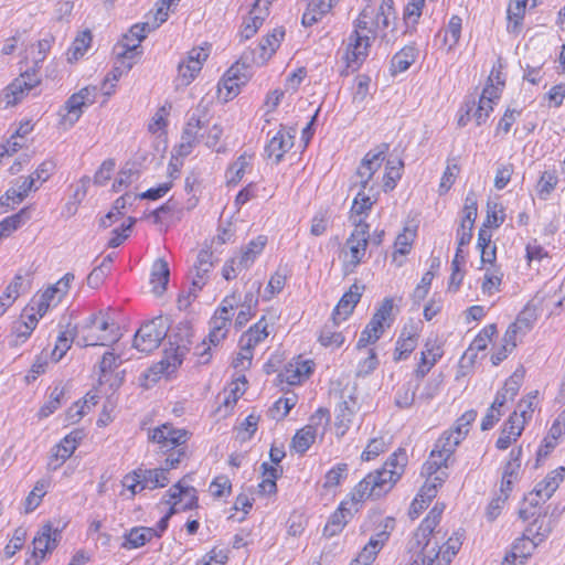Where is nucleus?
<instances>
[{
    "label": "nucleus",
    "instance_id": "052dcab7",
    "mask_svg": "<svg viewBox=\"0 0 565 565\" xmlns=\"http://www.w3.org/2000/svg\"><path fill=\"white\" fill-rule=\"evenodd\" d=\"M170 278L169 264L164 258H157L151 267L150 273V286L151 291L160 296L162 295L168 286Z\"/></svg>",
    "mask_w": 565,
    "mask_h": 565
},
{
    "label": "nucleus",
    "instance_id": "1a4fd4ad",
    "mask_svg": "<svg viewBox=\"0 0 565 565\" xmlns=\"http://www.w3.org/2000/svg\"><path fill=\"white\" fill-rule=\"evenodd\" d=\"M161 505L166 507L167 511L160 520H166L169 526V521L174 514L196 510L200 507L198 490L179 480L161 497L158 507Z\"/></svg>",
    "mask_w": 565,
    "mask_h": 565
},
{
    "label": "nucleus",
    "instance_id": "0eeeda50",
    "mask_svg": "<svg viewBox=\"0 0 565 565\" xmlns=\"http://www.w3.org/2000/svg\"><path fill=\"white\" fill-rule=\"evenodd\" d=\"M369 499L366 493L355 483L347 497L341 500L337 509L330 514L323 526L322 535L327 539H331L342 533L347 524L361 511L364 502Z\"/></svg>",
    "mask_w": 565,
    "mask_h": 565
},
{
    "label": "nucleus",
    "instance_id": "864d4df0",
    "mask_svg": "<svg viewBox=\"0 0 565 565\" xmlns=\"http://www.w3.org/2000/svg\"><path fill=\"white\" fill-rule=\"evenodd\" d=\"M397 313L398 307L395 302V298L388 296L383 298L376 305L371 318L381 324V327H383L385 330H390L396 320Z\"/></svg>",
    "mask_w": 565,
    "mask_h": 565
},
{
    "label": "nucleus",
    "instance_id": "a19ab883",
    "mask_svg": "<svg viewBox=\"0 0 565 565\" xmlns=\"http://www.w3.org/2000/svg\"><path fill=\"white\" fill-rule=\"evenodd\" d=\"M519 515L524 521H529L533 518V521L529 524L523 534L524 536L533 539L536 545L547 537L551 532V525L545 513L539 512L536 514L535 511L529 512L527 509L522 508L519 511Z\"/></svg>",
    "mask_w": 565,
    "mask_h": 565
},
{
    "label": "nucleus",
    "instance_id": "f704fd0d",
    "mask_svg": "<svg viewBox=\"0 0 565 565\" xmlns=\"http://www.w3.org/2000/svg\"><path fill=\"white\" fill-rule=\"evenodd\" d=\"M40 84L35 70H24L19 77L12 81L6 89L7 105L14 106L20 103L31 89Z\"/></svg>",
    "mask_w": 565,
    "mask_h": 565
},
{
    "label": "nucleus",
    "instance_id": "5fc2aeb1",
    "mask_svg": "<svg viewBox=\"0 0 565 565\" xmlns=\"http://www.w3.org/2000/svg\"><path fill=\"white\" fill-rule=\"evenodd\" d=\"M172 102L166 100L154 111L147 125V130L150 135L156 137H166L168 134L169 118L172 111Z\"/></svg>",
    "mask_w": 565,
    "mask_h": 565
},
{
    "label": "nucleus",
    "instance_id": "7ed1b4c3",
    "mask_svg": "<svg viewBox=\"0 0 565 565\" xmlns=\"http://www.w3.org/2000/svg\"><path fill=\"white\" fill-rule=\"evenodd\" d=\"M396 525L395 516L386 515L381 508L371 509L361 525L362 533H370V537L354 559L356 565H372L388 543Z\"/></svg>",
    "mask_w": 565,
    "mask_h": 565
},
{
    "label": "nucleus",
    "instance_id": "6ab92c4d",
    "mask_svg": "<svg viewBox=\"0 0 565 565\" xmlns=\"http://www.w3.org/2000/svg\"><path fill=\"white\" fill-rule=\"evenodd\" d=\"M122 360L114 351L103 354L97 370V383L105 387V393L115 392L124 382L125 372L119 370Z\"/></svg>",
    "mask_w": 565,
    "mask_h": 565
},
{
    "label": "nucleus",
    "instance_id": "2eb2a0df",
    "mask_svg": "<svg viewBox=\"0 0 565 565\" xmlns=\"http://www.w3.org/2000/svg\"><path fill=\"white\" fill-rule=\"evenodd\" d=\"M445 355V341L438 337H428L424 340L419 351L415 355L412 376L416 381H423Z\"/></svg>",
    "mask_w": 565,
    "mask_h": 565
},
{
    "label": "nucleus",
    "instance_id": "f3484780",
    "mask_svg": "<svg viewBox=\"0 0 565 565\" xmlns=\"http://www.w3.org/2000/svg\"><path fill=\"white\" fill-rule=\"evenodd\" d=\"M250 66L244 58L233 63L222 75L217 84V98L227 103L234 99L247 83L246 68Z\"/></svg>",
    "mask_w": 565,
    "mask_h": 565
},
{
    "label": "nucleus",
    "instance_id": "a18cd8bd",
    "mask_svg": "<svg viewBox=\"0 0 565 565\" xmlns=\"http://www.w3.org/2000/svg\"><path fill=\"white\" fill-rule=\"evenodd\" d=\"M417 235L416 227L405 226L396 236L393 244L392 262L396 266H402L407 255L412 252Z\"/></svg>",
    "mask_w": 565,
    "mask_h": 565
},
{
    "label": "nucleus",
    "instance_id": "9b49d317",
    "mask_svg": "<svg viewBox=\"0 0 565 565\" xmlns=\"http://www.w3.org/2000/svg\"><path fill=\"white\" fill-rule=\"evenodd\" d=\"M115 338V323L104 311L92 315L79 330V341L84 347L107 345Z\"/></svg>",
    "mask_w": 565,
    "mask_h": 565
},
{
    "label": "nucleus",
    "instance_id": "f03ea898",
    "mask_svg": "<svg viewBox=\"0 0 565 565\" xmlns=\"http://www.w3.org/2000/svg\"><path fill=\"white\" fill-rule=\"evenodd\" d=\"M404 172V162L390 154V145L382 142L370 149L362 158L356 175L363 188L373 190L375 184L386 193L393 191Z\"/></svg>",
    "mask_w": 565,
    "mask_h": 565
},
{
    "label": "nucleus",
    "instance_id": "3c124183",
    "mask_svg": "<svg viewBox=\"0 0 565 565\" xmlns=\"http://www.w3.org/2000/svg\"><path fill=\"white\" fill-rule=\"evenodd\" d=\"M483 270V277L480 284L482 295L492 297L501 291L503 284L504 273L500 264H492L484 267H479Z\"/></svg>",
    "mask_w": 565,
    "mask_h": 565
},
{
    "label": "nucleus",
    "instance_id": "2f4dec72",
    "mask_svg": "<svg viewBox=\"0 0 565 565\" xmlns=\"http://www.w3.org/2000/svg\"><path fill=\"white\" fill-rule=\"evenodd\" d=\"M463 20L459 14H452L435 34L438 50L445 54L454 52L460 42Z\"/></svg>",
    "mask_w": 565,
    "mask_h": 565
},
{
    "label": "nucleus",
    "instance_id": "c756f323",
    "mask_svg": "<svg viewBox=\"0 0 565 565\" xmlns=\"http://www.w3.org/2000/svg\"><path fill=\"white\" fill-rule=\"evenodd\" d=\"M205 122L200 117L192 115L185 122L179 143L174 151L178 157L185 158L190 156L194 148L203 141Z\"/></svg>",
    "mask_w": 565,
    "mask_h": 565
},
{
    "label": "nucleus",
    "instance_id": "bf43d9fd",
    "mask_svg": "<svg viewBox=\"0 0 565 565\" xmlns=\"http://www.w3.org/2000/svg\"><path fill=\"white\" fill-rule=\"evenodd\" d=\"M526 13L523 0H511L507 8V31L515 36L520 35Z\"/></svg>",
    "mask_w": 565,
    "mask_h": 565
},
{
    "label": "nucleus",
    "instance_id": "603ef678",
    "mask_svg": "<svg viewBox=\"0 0 565 565\" xmlns=\"http://www.w3.org/2000/svg\"><path fill=\"white\" fill-rule=\"evenodd\" d=\"M354 351L358 354L355 364L356 377H365L372 374L379 366V356L374 345L358 348L355 343Z\"/></svg>",
    "mask_w": 565,
    "mask_h": 565
},
{
    "label": "nucleus",
    "instance_id": "aec40b11",
    "mask_svg": "<svg viewBox=\"0 0 565 565\" xmlns=\"http://www.w3.org/2000/svg\"><path fill=\"white\" fill-rule=\"evenodd\" d=\"M167 331V324L161 317L147 321L137 330L134 347L142 353H150L159 348Z\"/></svg>",
    "mask_w": 565,
    "mask_h": 565
},
{
    "label": "nucleus",
    "instance_id": "de8ad7c7",
    "mask_svg": "<svg viewBox=\"0 0 565 565\" xmlns=\"http://www.w3.org/2000/svg\"><path fill=\"white\" fill-rule=\"evenodd\" d=\"M52 47V40L42 39L36 41L35 43L30 44L24 52V57L21 61L24 64L25 70L34 68L38 73L41 64L46 58L49 52Z\"/></svg>",
    "mask_w": 565,
    "mask_h": 565
},
{
    "label": "nucleus",
    "instance_id": "c9c22d12",
    "mask_svg": "<svg viewBox=\"0 0 565 565\" xmlns=\"http://www.w3.org/2000/svg\"><path fill=\"white\" fill-rule=\"evenodd\" d=\"M181 364L182 356L178 348L166 350L161 360L150 366L145 373V380L147 382H157L162 377H169Z\"/></svg>",
    "mask_w": 565,
    "mask_h": 565
},
{
    "label": "nucleus",
    "instance_id": "dca6fc26",
    "mask_svg": "<svg viewBox=\"0 0 565 565\" xmlns=\"http://www.w3.org/2000/svg\"><path fill=\"white\" fill-rule=\"evenodd\" d=\"M286 36V29L278 25L267 31L258 41L256 47L250 51V56L244 54V58L252 66H264L277 53Z\"/></svg>",
    "mask_w": 565,
    "mask_h": 565
},
{
    "label": "nucleus",
    "instance_id": "423d86ee",
    "mask_svg": "<svg viewBox=\"0 0 565 565\" xmlns=\"http://www.w3.org/2000/svg\"><path fill=\"white\" fill-rule=\"evenodd\" d=\"M396 19L394 0H381L379 4L367 1L354 20L355 30L364 32L375 39L385 34L390 23Z\"/></svg>",
    "mask_w": 565,
    "mask_h": 565
},
{
    "label": "nucleus",
    "instance_id": "5701e85b",
    "mask_svg": "<svg viewBox=\"0 0 565 565\" xmlns=\"http://www.w3.org/2000/svg\"><path fill=\"white\" fill-rule=\"evenodd\" d=\"M74 279V274L66 273L55 284L45 288L36 300L31 301L40 316H45L50 308L56 307L66 297Z\"/></svg>",
    "mask_w": 565,
    "mask_h": 565
},
{
    "label": "nucleus",
    "instance_id": "f257e3e1",
    "mask_svg": "<svg viewBox=\"0 0 565 565\" xmlns=\"http://www.w3.org/2000/svg\"><path fill=\"white\" fill-rule=\"evenodd\" d=\"M445 510V502H436L415 529L412 548L417 555L409 565H450L461 550L465 541L462 529L455 530L440 545L435 541Z\"/></svg>",
    "mask_w": 565,
    "mask_h": 565
},
{
    "label": "nucleus",
    "instance_id": "4be33fe9",
    "mask_svg": "<svg viewBox=\"0 0 565 565\" xmlns=\"http://www.w3.org/2000/svg\"><path fill=\"white\" fill-rule=\"evenodd\" d=\"M44 316H40L38 309L29 302L22 310L20 318L13 322L10 334L9 344L12 348L24 344L36 329L39 321Z\"/></svg>",
    "mask_w": 565,
    "mask_h": 565
},
{
    "label": "nucleus",
    "instance_id": "49530a36",
    "mask_svg": "<svg viewBox=\"0 0 565 565\" xmlns=\"http://www.w3.org/2000/svg\"><path fill=\"white\" fill-rule=\"evenodd\" d=\"M340 324L331 321V323L327 322L320 327L317 333V342L320 347L330 351H337L344 345L347 338L343 331L339 329Z\"/></svg>",
    "mask_w": 565,
    "mask_h": 565
},
{
    "label": "nucleus",
    "instance_id": "39448f33",
    "mask_svg": "<svg viewBox=\"0 0 565 565\" xmlns=\"http://www.w3.org/2000/svg\"><path fill=\"white\" fill-rule=\"evenodd\" d=\"M191 434L184 428H178L171 423H163L148 431V439L154 444L158 451L166 456L169 467H179L186 456L188 441Z\"/></svg>",
    "mask_w": 565,
    "mask_h": 565
},
{
    "label": "nucleus",
    "instance_id": "6e6552de",
    "mask_svg": "<svg viewBox=\"0 0 565 565\" xmlns=\"http://www.w3.org/2000/svg\"><path fill=\"white\" fill-rule=\"evenodd\" d=\"M371 225L353 226L340 250L339 259L343 275L354 274L367 258Z\"/></svg>",
    "mask_w": 565,
    "mask_h": 565
},
{
    "label": "nucleus",
    "instance_id": "13d9d810",
    "mask_svg": "<svg viewBox=\"0 0 565 565\" xmlns=\"http://www.w3.org/2000/svg\"><path fill=\"white\" fill-rule=\"evenodd\" d=\"M521 388V379L516 375L509 376L497 391L492 405L503 412L509 403H512Z\"/></svg>",
    "mask_w": 565,
    "mask_h": 565
},
{
    "label": "nucleus",
    "instance_id": "6e6d98bb",
    "mask_svg": "<svg viewBox=\"0 0 565 565\" xmlns=\"http://www.w3.org/2000/svg\"><path fill=\"white\" fill-rule=\"evenodd\" d=\"M98 387L86 393L82 401L75 402L67 411H66V420L68 424L78 423L85 414H87L96 404L98 403L100 396L98 394Z\"/></svg>",
    "mask_w": 565,
    "mask_h": 565
},
{
    "label": "nucleus",
    "instance_id": "4d7b16f0",
    "mask_svg": "<svg viewBox=\"0 0 565 565\" xmlns=\"http://www.w3.org/2000/svg\"><path fill=\"white\" fill-rule=\"evenodd\" d=\"M500 98L501 95L492 92L490 88H482L477 108L472 115L477 126L486 124Z\"/></svg>",
    "mask_w": 565,
    "mask_h": 565
},
{
    "label": "nucleus",
    "instance_id": "0e129e2a",
    "mask_svg": "<svg viewBox=\"0 0 565 565\" xmlns=\"http://www.w3.org/2000/svg\"><path fill=\"white\" fill-rule=\"evenodd\" d=\"M93 43L92 31L86 29L76 34L66 52V60L76 63L85 56Z\"/></svg>",
    "mask_w": 565,
    "mask_h": 565
},
{
    "label": "nucleus",
    "instance_id": "a211bd4d",
    "mask_svg": "<svg viewBox=\"0 0 565 565\" xmlns=\"http://www.w3.org/2000/svg\"><path fill=\"white\" fill-rule=\"evenodd\" d=\"M171 8L158 1L156 10L149 13L148 20L142 23L134 24L125 34V46L128 49H138L147 34L160 26L169 17Z\"/></svg>",
    "mask_w": 565,
    "mask_h": 565
},
{
    "label": "nucleus",
    "instance_id": "09e8293b",
    "mask_svg": "<svg viewBox=\"0 0 565 565\" xmlns=\"http://www.w3.org/2000/svg\"><path fill=\"white\" fill-rule=\"evenodd\" d=\"M540 392L537 390L526 393L518 403L516 408L509 414L515 416L519 423L526 427L532 420L534 413L540 411Z\"/></svg>",
    "mask_w": 565,
    "mask_h": 565
},
{
    "label": "nucleus",
    "instance_id": "79ce46f5",
    "mask_svg": "<svg viewBox=\"0 0 565 565\" xmlns=\"http://www.w3.org/2000/svg\"><path fill=\"white\" fill-rule=\"evenodd\" d=\"M255 160V152L245 150L234 162L228 164L225 171V184L228 188L236 186L244 177L252 172Z\"/></svg>",
    "mask_w": 565,
    "mask_h": 565
},
{
    "label": "nucleus",
    "instance_id": "412c9836",
    "mask_svg": "<svg viewBox=\"0 0 565 565\" xmlns=\"http://www.w3.org/2000/svg\"><path fill=\"white\" fill-rule=\"evenodd\" d=\"M426 480L412 500L408 508L411 520L417 519L437 497L439 489L448 479V472H441L437 476H425Z\"/></svg>",
    "mask_w": 565,
    "mask_h": 565
},
{
    "label": "nucleus",
    "instance_id": "c85d7f7f",
    "mask_svg": "<svg viewBox=\"0 0 565 565\" xmlns=\"http://www.w3.org/2000/svg\"><path fill=\"white\" fill-rule=\"evenodd\" d=\"M296 134V127L280 126L265 147L267 159L275 164L281 162L286 153L294 147Z\"/></svg>",
    "mask_w": 565,
    "mask_h": 565
},
{
    "label": "nucleus",
    "instance_id": "bb28decb",
    "mask_svg": "<svg viewBox=\"0 0 565 565\" xmlns=\"http://www.w3.org/2000/svg\"><path fill=\"white\" fill-rule=\"evenodd\" d=\"M365 286L355 280L350 285L348 290L343 292L335 306L333 307L330 320L335 323L347 321L353 313L361 301Z\"/></svg>",
    "mask_w": 565,
    "mask_h": 565
},
{
    "label": "nucleus",
    "instance_id": "7c9ffc66",
    "mask_svg": "<svg viewBox=\"0 0 565 565\" xmlns=\"http://www.w3.org/2000/svg\"><path fill=\"white\" fill-rule=\"evenodd\" d=\"M523 447H513L502 463L500 492L510 495L514 484L518 482L522 468Z\"/></svg>",
    "mask_w": 565,
    "mask_h": 565
},
{
    "label": "nucleus",
    "instance_id": "e2e57ef3",
    "mask_svg": "<svg viewBox=\"0 0 565 565\" xmlns=\"http://www.w3.org/2000/svg\"><path fill=\"white\" fill-rule=\"evenodd\" d=\"M178 467H169L164 459L163 467L142 468L146 488L149 490L162 489L170 483V471Z\"/></svg>",
    "mask_w": 565,
    "mask_h": 565
},
{
    "label": "nucleus",
    "instance_id": "473e14b6",
    "mask_svg": "<svg viewBox=\"0 0 565 565\" xmlns=\"http://www.w3.org/2000/svg\"><path fill=\"white\" fill-rule=\"evenodd\" d=\"M366 189L367 188H363L360 182V189L354 196L349 211V220L352 226L356 227L360 224L370 225L366 222V218L379 200V192H373V190H369V192H366Z\"/></svg>",
    "mask_w": 565,
    "mask_h": 565
},
{
    "label": "nucleus",
    "instance_id": "37998d69",
    "mask_svg": "<svg viewBox=\"0 0 565 565\" xmlns=\"http://www.w3.org/2000/svg\"><path fill=\"white\" fill-rule=\"evenodd\" d=\"M515 416H508L500 427L498 438L495 439L494 447L499 451H505L518 443L521 438L525 426L523 423L515 420Z\"/></svg>",
    "mask_w": 565,
    "mask_h": 565
},
{
    "label": "nucleus",
    "instance_id": "a878e982",
    "mask_svg": "<svg viewBox=\"0 0 565 565\" xmlns=\"http://www.w3.org/2000/svg\"><path fill=\"white\" fill-rule=\"evenodd\" d=\"M271 4H266L265 0H255L248 13L242 19L237 36L241 42L254 38L270 14Z\"/></svg>",
    "mask_w": 565,
    "mask_h": 565
},
{
    "label": "nucleus",
    "instance_id": "58836bf2",
    "mask_svg": "<svg viewBox=\"0 0 565 565\" xmlns=\"http://www.w3.org/2000/svg\"><path fill=\"white\" fill-rule=\"evenodd\" d=\"M305 10L301 15V24L312 26L331 14L341 0H302Z\"/></svg>",
    "mask_w": 565,
    "mask_h": 565
},
{
    "label": "nucleus",
    "instance_id": "ea45409f",
    "mask_svg": "<svg viewBox=\"0 0 565 565\" xmlns=\"http://www.w3.org/2000/svg\"><path fill=\"white\" fill-rule=\"evenodd\" d=\"M39 189V184L34 183V177L28 175L23 179L21 184L18 186H10L4 194L0 196V213H6L10 209H13L15 205L20 204L30 192Z\"/></svg>",
    "mask_w": 565,
    "mask_h": 565
},
{
    "label": "nucleus",
    "instance_id": "9d476101",
    "mask_svg": "<svg viewBox=\"0 0 565 565\" xmlns=\"http://www.w3.org/2000/svg\"><path fill=\"white\" fill-rule=\"evenodd\" d=\"M211 52L212 43L207 41L193 46L186 52L177 66V75L173 81L177 89L188 87L199 77Z\"/></svg>",
    "mask_w": 565,
    "mask_h": 565
},
{
    "label": "nucleus",
    "instance_id": "f8f14e48",
    "mask_svg": "<svg viewBox=\"0 0 565 565\" xmlns=\"http://www.w3.org/2000/svg\"><path fill=\"white\" fill-rule=\"evenodd\" d=\"M451 433L443 431L434 444V447L423 465L424 476H437L447 472L449 462L452 459L457 447L460 445Z\"/></svg>",
    "mask_w": 565,
    "mask_h": 565
},
{
    "label": "nucleus",
    "instance_id": "69168bd1",
    "mask_svg": "<svg viewBox=\"0 0 565 565\" xmlns=\"http://www.w3.org/2000/svg\"><path fill=\"white\" fill-rule=\"evenodd\" d=\"M499 331L497 323L484 324L471 340L468 351L473 352L477 355L480 352H484L498 338Z\"/></svg>",
    "mask_w": 565,
    "mask_h": 565
},
{
    "label": "nucleus",
    "instance_id": "20e7f679",
    "mask_svg": "<svg viewBox=\"0 0 565 565\" xmlns=\"http://www.w3.org/2000/svg\"><path fill=\"white\" fill-rule=\"evenodd\" d=\"M408 455L398 447L384 461L381 468L366 473L356 484L370 499H380L387 494L405 473Z\"/></svg>",
    "mask_w": 565,
    "mask_h": 565
},
{
    "label": "nucleus",
    "instance_id": "b1692460",
    "mask_svg": "<svg viewBox=\"0 0 565 565\" xmlns=\"http://www.w3.org/2000/svg\"><path fill=\"white\" fill-rule=\"evenodd\" d=\"M96 94V86H85L72 94L65 102V114L61 117V125L73 126L81 118L84 108L95 103Z\"/></svg>",
    "mask_w": 565,
    "mask_h": 565
},
{
    "label": "nucleus",
    "instance_id": "cd10ccee",
    "mask_svg": "<svg viewBox=\"0 0 565 565\" xmlns=\"http://www.w3.org/2000/svg\"><path fill=\"white\" fill-rule=\"evenodd\" d=\"M537 318L536 307L526 305L518 313L514 321L507 327L503 337L518 347L522 339L533 330Z\"/></svg>",
    "mask_w": 565,
    "mask_h": 565
},
{
    "label": "nucleus",
    "instance_id": "4468645a",
    "mask_svg": "<svg viewBox=\"0 0 565 565\" xmlns=\"http://www.w3.org/2000/svg\"><path fill=\"white\" fill-rule=\"evenodd\" d=\"M317 363L305 353L294 355L288 360L277 374L276 381L285 387H297L303 385L313 375Z\"/></svg>",
    "mask_w": 565,
    "mask_h": 565
},
{
    "label": "nucleus",
    "instance_id": "338daca9",
    "mask_svg": "<svg viewBox=\"0 0 565 565\" xmlns=\"http://www.w3.org/2000/svg\"><path fill=\"white\" fill-rule=\"evenodd\" d=\"M269 327L265 316H262L257 322L250 326L241 337L239 343H245L249 348L255 349L259 343L269 335Z\"/></svg>",
    "mask_w": 565,
    "mask_h": 565
},
{
    "label": "nucleus",
    "instance_id": "72a5a7b5",
    "mask_svg": "<svg viewBox=\"0 0 565 565\" xmlns=\"http://www.w3.org/2000/svg\"><path fill=\"white\" fill-rule=\"evenodd\" d=\"M167 529L166 520H159L153 527L134 526L125 533L121 546L126 550L142 547L153 539H160Z\"/></svg>",
    "mask_w": 565,
    "mask_h": 565
},
{
    "label": "nucleus",
    "instance_id": "393cba45",
    "mask_svg": "<svg viewBox=\"0 0 565 565\" xmlns=\"http://www.w3.org/2000/svg\"><path fill=\"white\" fill-rule=\"evenodd\" d=\"M374 40L364 32L353 29L344 52L345 67L351 72L358 71L369 56L371 41Z\"/></svg>",
    "mask_w": 565,
    "mask_h": 565
},
{
    "label": "nucleus",
    "instance_id": "774afa93",
    "mask_svg": "<svg viewBox=\"0 0 565 565\" xmlns=\"http://www.w3.org/2000/svg\"><path fill=\"white\" fill-rule=\"evenodd\" d=\"M505 209L499 202H488L486 206V216L479 230H484L488 234H493L505 221Z\"/></svg>",
    "mask_w": 565,
    "mask_h": 565
},
{
    "label": "nucleus",
    "instance_id": "8fccbe9b",
    "mask_svg": "<svg viewBox=\"0 0 565 565\" xmlns=\"http://www.w3.org/2000/svg\"><path fill=\"white\" fill-rule=\"evenodd\" d=\"M565 480V467L559 466L550 472L536 483L534 492L542 500H548L557 491Z\"/></svg>",
    "mask_w": 565,
    "mask_h": 565
},
{
    "label": "nucleus",
    "instance_id": "c03bdc74",
    "mask_svg": "<svg viewBox=\"0 0 565 565\" xmlns=\"http://www.w3.org/2000/svg\"><path fill=\"white\" fill-rule=\"evenodd\" d=\"M120 46L122 47V51L118 53L117 61L113 70L105 77V86H108L109 82L117 83L124 74L128 73L135 64L136 57L140 54L137 49H128L125 46V36L122 38Z\"/></svg>",
    "mask_w": 565,
    "mask_h": 565
},
{
    "label": "nucleus",
    "instance_id": "4c0bfd02",
    "mask_svg": "<svg viewBox=\"0 0 565 565\" xmlns=\"http://www.w3.org/2000/svg\"><path fill=\"white\" fill-rule=\"evenodd\" d=\"M247 387L248 382L245 375H241L237 379L233 380L224 390V399L216 407L215 413L222 418L231 416L234 412V408L238 399L246 393Z\"/></svg>",
    "mask_w": 565,
    "mask_h": 565
},
{
    "label": "nucleus",
    "instance_id": "ddd939ff",
    "mask_svg": "<svg viewBox=\"0 0 565 565\" xmlns=\"http://www.w3.org/2000/svg\"><path fill=\"white\" fill-rule=\"evenodd\" d=\"M63 527L45 522L33 536L32 550L24 565H41L58 546Z\"/></svg>",
    "mask_w": 565,
    "mask_h": 565
},
{
    "label": "nucleus",
    "instance_id": "e433bc0d",
    "mask_svg": "<svg viewBox=\"0 0 565 565\" xmlns=\"http://www.w3.org/2000/svg\"><path fill=\"white\" fill-rule=\"evenodd\" d=\"M83 438L81 429H74L62 438L52 449L49 466L52 469L61 467L74 454Z\"/></svg>",
    "mask_w": 565,
    "mask_h": 565
},
{
    "label": "nucleus",
    "instance_id": "680f3d73",
    "mask_svg": "<svg viewBox=\"0 0 565 565\" xmlns=\"http://www.w3.org/2000/svg\"><path fill=\"white\" fill-rule=\"evenodd\" d=\"M493 234H488L484 230H478L476 248L480 254V266L484 267L497 262V245L492 239Z\"/></svg>",
    "mask_w": 565,
    "mask_h": 565
}]
</instances>
